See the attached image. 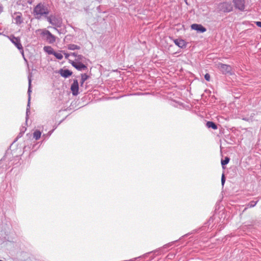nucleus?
I'll use <instances>...</instances> for the list:
<instances>
[{
    "label": "nucleus",
    "instance_id": "obj_12",
    "mask_svg": "<svg viewBox=\"0 0 261 261\" xmlns=\"http://www.w3.org/2000/svg\"><path fill=\"white\" fill-rule=\"evenodd\" d=\"M44 50L49 55H54L55 51L51 46H46L43 48Z\"/></svg>",
    "mask_w": 261,
    "mask_h": 261
},
{
    "label": "nucleus",
    "instance_id": "obj_7",
    "mask_svg": "<svg viewBox=\"0 0 261 261\" xmlns=\"http://www.w3.org/2000/svg\"><path fill=\"white\" fill-rule=\"evenodd\" d=\"M235 7L241 11L245 9V0H233Z\"/></svg>",
    "mask_w": 261,
    "mask_h": 261
},
{
    "label": "nucleus",
    "instance_id": "obj_6",
    "mask_svg": "<svg viewBox=\"0 0 261 261\" xmlns=\"http://www.w3.org/2000/svg\"><path fill=\"white\" fill-rule=\"evenodd\" d=\"M69 63L78 70L82 71L87 70V67L80 62L69 60Z\"/></svg>",
    "mask_w": 261,
    "mask_h": 261
},
{
    "label": "nucleus",
    "instance_id": "obj_4",
    "mask_svg": "<svg viewBox=\"0 0 261 261\" xmlns=\"http://www.w3.org/2000/svg\"><path fill=\"white\" fill-rule=\"evenodd\" d=\"M8 38L15 45V46L20 51V52L23 54V49L22 45L21 43L20 39L19 37H16L14 35H11L8 36Z\"/></svg>",
    "mask_w": 261,
    "mask_h": 261
},
{
    "label": "nucleus",
    "instance_id": "obj_5",
    "mask_svg": "<svg viewBox=\"0 0 261 261\" xmlns=\"http://www.w3.org/2000/svg\"><path fill=\"white\" fill-rule=\"evenodd\" d=\"M218 9L223 12H229L232 10L233 7L230 2H224L219 4Z\"/></svg>",
    "mask_w": 261,
    "mask_h": 261
},
{
    "label": "nucleus",
    "instance_id": "obj_21",
    "mask_svg": "<svg viewBox=\"0 0 261 261\" xmlns=\"http://www.w3.org/2000/svg\"><path fill=\"white\" fill-rule=\"evenodd\" d=\"M204 78L207 81H210L211 76L208 73H206L204 75Z\"/></svg>",
    "mask_w": 261,
    "mask_h": 261
},
{
    "label": "nucleus",
    "instance_id": "obj_3",
    "mask_svg": "<svg viewBox=\"0 0 261 261\" xmlns=\"http://www.w3.org/2000/svg\"><path fill=\"white\" fill-rule=\"evenodd\" d=\"M37 32H40L41 35L49 43H53L56 41V37L49 31L46 30L39 29Z\"/></svg>",
    "mask_w": 261,
    "mask_h": 261
},
{
    "label": "nucleus",
    "instance_id": "obj_10",
    "mask_svg": "<svg viewBox=\"0 0 261 261\" xmlns=\"http://www.w3.org/2000/svg\"><path fill=\"white\" fill-rule=\"evenodd\" d=\"M191 28L193 30H197L202 33L206 31L205 28L201 24H193L192 25Z\"/></svg>",
    "mask_w": 261,
    "mask_h": 261
},
{
    "label": "nucleus",
    "instance_id": "obj_8",
    "mask_svg": "<svg viewBox=\"0 0 261 261\" xmlns=\"http://www.w3.org/2000/svg\"><path fill=\"white\" fill-rule=\"evenodd\" d=\"M71 90L73 95H77L79 93V83L77 80H74L71 86Z\"/></svg>",
    "mask_w": 261,
    "mask_h": 261
},
{
    "label": "nucleus",
    "instance_id": "obj_18",
    "mask_svg": "<svg viewBox=\"0 0 261 261\" xmlns=\"http://www.w3.org/2000/svg\"><path fill=\"white\" fill-rule=\"evenodd\" d=\"M54 55L58 59H59V60H61L62 58H63V55H62L61 53H57V52H55L54 53Z\"/></svg>",
    "mask_w": 261,
    "mask_h": 261
},
{
    "label": "nucleus",
    "instance_id": "obj_2",
    "mask_svg": "<svg viewBox=\"0 0 261 261\" xmlns=\"http://www.w3.org/2000/svg\"><path fill=\"white\" fill-rule=\"evenodd\" d=\"M216 67L223 74H229L232 75V67L229 65L224 64L222 63H218L216 65Z\"/></svg>",
    "mask_w": 261,
    "mask_h": 261
},
{
    "label": "nucleus",
    "instance_id": "obj_22",
    "mask_svg": "<svg viewBox=\"0 0 261 261\" xmlns=\"http://www.w3.org/2000/svg\"><path fill=\"white\" fill-rule=\"evenodd\" d=\"M221 182H222V185H223L225 182V177H224V175L223 174L222 175Z\"/></svg>",
    "mask_w": 261,
    "mask_h": 261
},
{
    "label": "nucleus",
    "instance_id": "obj_1",
    "mask_svg": "<svg viewBox=\"0 0 261 261\" xmlns=\"http://www.w3.org/2000/svg\"><path fill=\"white\" fill-rule=\"evenodd\" d=\"M48 13V9L41 3L38 4L33 10L34 15L37 19H40L42 16L47 15Z\"/></svg>",
    "mask_w": 261,
    "mask_h": 261
},
{
    "label": "nucleus",
    "instance_id": "obj_11",
    "mask_svg": "<svg viewBox=\"0 0 261 261\" xmlns=\"http://www.w3.org/2000/svg\"><path fill=\"white\" fill-rule=\"evenodd\" d=\"M60 73L62 76L64 77H67L69 76H70L72 73L71 71L68 69H61L60 71Z\"/></svg>",
    "mask_w": 261,
    "mask_h": 261
},
{
    "label": "nucleus",
    "instance_id": "obj_20",
    "mask_svg": "<svg viewBox=\"0 0 261 261\" xmlns=\"http://www.w3.org/2000/svg\"><path fill=\"white\" fill-rule=\"evenodd\" d=\"M257 201H251L248 205H247V206L248 207H254V206L256 205V204H257Z\"/></svg>",
    "mask_w": 261,
    "mask_h": 261
},
{
    "label": "nucleus",
    "instance_id": "obj_9",
    "mask_svg": "<svg viewBox=\"0 0 261 261\" xmlns=\"http://www.w3.org/2000/svg\"><path fill=\"white\" fill-rule=\"evenodd\" d=\"M174 43L180 48H185L187 46V43L184 40L176 39L173 40Z\"/></svg>",
    "mask_w": 261,
    "mask_h": 261
},
{
    "label": "nucleus",
    "instance_id": "obj_14",
    "mask_svg": "<svg viewBox=\"0 0 261 261\" xmlns=\"http://www.w3.org/2000/svg\"><path fill=\"white\" fill-rule=\"evenodd\" d=\"M41 133L40 131L36 130L33 133V137L36 140L40 139L41 137Z\"/></svg>",
    "mask_w": 261,
    "mask_h": 261
},
{
    "label": "nucleus",
    "instance_id": "obj_13",
    "mask_svg": "<svg viewBox=\"0 0 261 261\" xmlns=\"http://www.w3.org/2000/svg\"><path fill=\"white\" fill-rule=\"evenodd\" d=\"M206 125L208 128H212L213 129H217L218 128L216 124L212 121H207Z\"/></svg>",
    "mask_w": 261,
    "mask_h": 261
},
{
    "label": "nucleus",
    "instance_id": "obj_17",
    "mask_svg": "<svg viewBox=\"0 0 261 261\" xmlns=\"http://www.w3.org/2000/svg\"><path fill=\"white\" fill-rule=\"evenodd\" d=\"M15 19L16 23L18 24H20L22 22V19L20 15L17 16Z\"/></svg>",
    "mask_w": 261,
    "mask_h": 261
},
{
    "label": "nucleus",
    "instance_id": "obj_26",
    "mask_svg": "<svg viewBox=\"0 0 261 261\" xmlns=\"http://www.w3.org/2000/svg\"><path fill=\"white\" fill-rule=\"evenodd\" d=\"M1 34V33H0V35Z\"/></svg>",
    "mask_w": 261,
    "mask_h": 261
},
{
    "label": "nucleus",
    "instance_id": "obj_25",
    "mask_svg": "<svg viewBox=\"0 0 261 261\" xmlns=\"http://www.w3.org/2000/svg\"><path fill=\"white\" fill-rule=\"evenodd\" d=\"M64 55H65V58L68 59L69 56V55L67 53H64Z\"/></svg>",
    "mask_w": 261,
    "mask_h": 261
},
{
    "label": "nucleus",
    "instance_id": "obj_16",
    "mask_svg": "<svg viewBox=\"0 0 261 261\" xmlns=\"http://www.w3.org/2000/svg\"><path fill=\"white\" fill-rule=\"evenodd\" d=\"M89 78V76L86 74H82L81 75V84H83L85 81H86Z\"/></svg>",
    "mask_w": 261,
    "mask_h": 261
},
{
    "label": "nucleus",
    "instance_id": "obj_19",
    "mask_svg": "<svg viewBox=\"0 0 261 261\" xmlns=\"http://www.w3.org/2000/svg\"><path fill=\"white\" fill-rule=\"evenodd\" d=\"M229 161V158L226 157L224 160L221 161V164L222 166L225 165L228 163Z\"/></svg>",
    "mask_w": 261,
    "mask_h": 261
},
{
    "label": "nucleus",
    "instance_id": "obj_23",
    "mask_svg": "<svg viewBox=\"0 0 261 261\" xmlns=\"http://www.w3.org/2000/svg\"><path fill=\"white\" fill-rule=\"evenodd\" d=\"M47 21L50 23L52 24V20L50 16L47 17Z\"/></svg>",
    "mask_w": 261,
    "mask_h": 261
},
{
    "label": "nucleus",
    "instance_id": "obj_24",
    "mask_svg": "<svg viewBox=\"0 0 261 261\" xmlns=\"http://www.w3.org/2000/svg\"><path fill=\"white\" fill-rule=\"evenodd\" d=\"M255 23L257 26L261 28V21H256Z\"/></svg>",
    "mask_w": 261,
    "mask_h": 261
},
{
    "label": "nucleus",
    "instance_id": "obj_15",
    "mask_svg": "<svg viewBox=\"0 0 261 261\" xmlns=\"http://www.w3.org/2000/svg\"><path fill=\"white\" fill-rule=\"evenodd\" d=\"M68 48L70 50H75L80 49V47L75 44H69Z\"/></svg>",
    "mask_w": 261,
    "mask_h": 261
}]
</instances>
